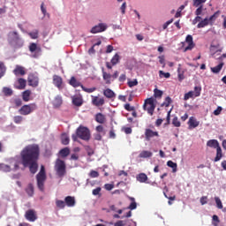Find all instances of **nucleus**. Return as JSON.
Instances as JSON below:
<instances>
[{
  "mask_svg": "<svg viewBox=\"0 0 226 226\" xmlns=\"http://www.w3.org/2000/svg\"><path fill=\"white\" fill-rule=\"evenodd\" d=\"M105 190H107L108 192H110V190H113L114 188V185L113 184H106L104 185Z\"/></svg>",
  "mask_w": 226,
  "mask_h": 226,
  "instance_id": "nucleus-62",
  "label": "nucleus"
},
{
  "mask_svg": "<svg viewBox=\"0 0 226 226\" xmlns=\"http://www.w3.org/2000/svg\"><path fill=\"white\" fill-rule=\"evenodd\" d=\"M76 133L81 140H85L87 142L91 140V131L84 125L79 126L76 130Z\"/></svg>",
  "mask_w": 226,
  "mask_h": 226,
  "instance_id": "nucleus-5",
  "label": "nucleus"
},
{
  "mask_svg": "<svg viewBox=\"0 0 226 226\" xmlns=\"http://www.w3.org/2000/svg\"><path fill=\"white\" fill-rule=\"evenodd\" d=\"M61 105H63V97L61 95H57L53 101V107L54 109H59Z\"/></svg>",
  "mask_w": 226,
  "mask_h": 226,
  "instance_id": "nucleus-17",
  "label": "nucleus"
},
{
  "mask_svg": "<svg viewBox=\"0 0 226 226\" xmlns=\"http://www.w3.org/2000/svg\"><path fill=\"white\" fill-rule=\"evenodd\" d=\"M4 73H6V66L4 65V63L0 61V79L4 77Z\"/></svg>",
  "mask_w": 226,
  "mask_h": 226,
  "instance_id": "nucleus-43",
  "label": "nucleus"
},
{
  "mask_svg": "<svg viewBox=\"0 0 226 226\" xmlns=\"http://www.w3.org/2000/svg\"><path fill=\"white\" fill-rule=\"evenodd\" d=\"M207 146L208 147H213L214 149H218V147H220V143H218L217 139H209L207 142Z\"/></svg>",
  "mask_w": 226,
  "mask_h": 226,
  "instance_id": "nucleus-20",
  "label": "nucleus"
},
{
  "mask_svg": "<svg viewBox=\"0 0 226 226\" xmlns=\"http://www.w3.org/2000/svg\"><path fill=\"white\" fill-rule=\"evenodd\" d=\"M154 98H162V96H163V92L162 90L155 88L154 90Z\"/></svg>",
  "mask_w": 226,
  "mask_h": 226,
  "instance_id": "nucleus-48",
  "label": "nucleus"
},
{
  "mask_svg": "<svg viewBox=\"0 0 226 226\" xmlns=\"http://www.w3.org/2000/svg\"><path fill=\"white\" fill-rule=\"evenodd\" d=\"M56 206L58 207V209H64V207H66V203L61 200H56Z\"/></svg>",
  "mask_w": 226,
  "mask_h": 226,
  "instance_id": "nucleus-41",
  "label": "nucleus"
},
{
  "mask_svg": "<svg viewBox=\"0 0 226 226\" xmlns=\"http://www.w3.org/2000/svg\"><path fill=\"white\" fill-rule=\"evenodd\" d=\"M14 103H15L16 107H21L22 100L21 99H15Z\"/></svg>",
  "mask_w": 226,
  "mask_h": 226,
  "instance_id": "nucleus-63",
  "label": "nucleus"
},
{
  "mask_svg": "<svg viewBox=\"0 0 226 226\" xmlns=\"http://www.w3.org/2000/svg\"><path fill=\"white\" fill-rule=\"evenodd\" d=\"M212 220L214 222L213 225L218 226V224L220 223V218L218 217V215H213Z\"/></svg>",
  "mask_w": 226,
  "mask_h": 226,
  "instance_id": "nucleus-53",
  "label": "nucleus"
},
{
  "mask_svg": "<svg viewBox=\"0 0 226 226\" xmlns=\"http://www.w3.org/2000/svg\"><path fill=\"white\" fill-rule=\"evenodd\" d=\"M18 84H19V86L16 87L17 89H25L26 88V79L20 78L18 80Z\"/></svg>",
  "mask_w": 226,
  "mask_h": 226,
  "instance_id": "nucleus-42",
  "label": "nucleus"
},
{
  "mask_svg": "<svg viewBox=\"0 0 226 226\" xmlns=\"http://www.w3.org/2000/svg\"><path fill=\"white\" fill-rule=\"evenodd\" d=\"M220 11H215L212 16L201 19V21L197 25L198 29H202L207 26H213L216 19L220 17Z\"/></svg>",
  "mask_w": 226,
  "mask_h": 226,
  "instance_id": "nucleus-4",
  "label": "nucleus"
},
{
  "mask_svg": "<svg viewBox=\"0 0 226 226\" xmlns=\"http://www.w3.org/2000/svg\"><path fill=\"white\" fill-rule=\"evenodd\" d=\"M187 124H189V130H192V128H197L200 124V122L197 121V118L191 117Z\"/></svg>",
  "mask_w": 226,
  "mask_h": 226,
  "instance_id": "nucleus-15",
  "label": "nucleus"
},
{
  "mask_svg": "<svg viewBox=\"0 0 226 226\" xmlns=\"http://www.w3.org/2000/svg\"><path fill=\"white\" fill-rule=\"evenodd\" d=\"M69 84L72 86V87H80L82 86L80 82L77 81L75 77L71 78Z\"/></svg>",
  "mask_w": 226,
  "mask_h": 226,
  "instance_id": "nucleus-33",
  "label": "nucleus"
},
{
  "mask_svg": "<svg viewBox=\"0 0 226 226\" xmlns=\"http://www.w3.org/2000/svg\"><path fill=\"white\" fill-rule=\"evenodd\" d=\"M119 61H121V56H119V54L116 53L114 56L111 58L110 63L112 66H116V64H117Z\"/></svg>",
  "mask_w": 226,
  "mask_h": 226,
  "instance_id": "nucleus-32",
  "label": "nucleus"
},
{
  "mask_svg": "<svg viewBox=\"0 0 226 226\" xmlns=\"http://www.w3.org/2000/svg\"><path fill=\"white\" fill-rule=\"evenodd\" d=\"M26 192L29 197H33L34 195V187L33 186V184H29L28 186L26 189Z\"/></svg>",
  "mask_w": 226,
  "mask_h": 226,
  "instance_id": "nucleus-37",
  "label": "nucleus"
},
{
  "mask_svg": "<svg viewBox=\"0 0 226 226\" xmlns=\"http://www.w3.org/2000/svg\"><path fill=\"white\" fill-rule=\"evenodd\" d=\"M222 158H223V154L222 152V147H218V148H216V155L214 159V162H220V160H222Z\"/></svg>",
  "mask_w": 226,
  "mask_h": 226,
  "instance_id": "nucleus-26",
  "label": "nucleus"
},
{
  "mask_svg": "<svg viewBox=\"0 0 226 226\" xmlns=\"http://www.w3.org/2000/svg\"><path fill=\"white\" fill-rule=\"evenodd\" d=\"M129 200L132 202L129 205L128 209H131V211H133V209H137V202L135 201V198L129 197Z\"/></svg>",
  "mask_w": 226,
  "mask_h": 226,
  "instance_id": "nucleus-34",
  "label": "nucleus"
},
{
  "mask_svg": "<svg viewBox=\"0 0 226 226\" xmlns=\"http://www.w3.org/2000/svg\"><path fill=\"white\" fill-rule=\"evenodd\" d=\"M29 50L30 52H32V57H34V59H37V57H40V56H41V48H38V45L34 42L30 43Z\"/></svg>",
  "mask_w": 226,
  "mask_h": 226,
  "instance_id": "nucleus-9",
  "label": "nucleus"
},
{
  "mask_svg": "<svg viewBox=\"0 0 226 226\" xmlns=\"http://www.w3.org/2000/svg\"><path fill=\"white\" fill-rule=\"evenodd\" d=\"M7 40L13 49H22L24 47V39L19 35L17 31L9 32Z\"/></svg>",
  "mask_w": 226,
  "mask_h": 226,
  "instance_id": "nucleus-2",
  "label": "nucleus"
},
{
  "mask_svg": "<svg viewBox=\"0 0 226 226\" xmlns=\"http://www.w3.org/2000/svg\"><path fill=\"white\" fill-rule=\"evenodd\" d=\"M197 17L192 20L193 26L197 24V22H200L202 20V17L200 15H196Z\"/></svg>",
  "mask_w": 226,
  "mask_h": 226,
  "instance_id": "nucleus-61",
  "label": "nucleus"
},
{
  "mask_svg": "<svg viewBox=\"0 0 226 226\" xmlns=\"http://www.w3.org/2000/svg\"><path fill=\"white\" fill-rule=\"evenodd\" d=\"M28 84L29 86H32V87H38V78L31 75L28 77Z\"/></svg>",
  "mask_w": 226,
  "mask_h": 226,
  "instance_id": "nucleus-18",
  "label": "nucleus"
},
{
  "mask_svg": "<svg viewBox=\"0 0 226 226\" xmlns=\"http://www.w3.org/2000/svg\"><path fill=\"white\" fill-rule=\"evenodd\" d=\"M114 226H126V223H124V221H118L114 223Z\"/></svg>",
  "mask_w": 226,
  "mask_h": 226,
  "instance_id": "nucleus-64",
  "label": "nucleus"
},
{
  "mask_svg": "<svg viewBox=\"0 0 226 226\" xmlns=\"http://www.w3.org/2000/svg\"><path fill=\"white\" fill-rule=\"evenodd\" d=\"M151 157H153V152L148 150H143L139 154V158H151Z\"/></svg>",
  "mask_w": 226,
  "mask_h": 226,
  "instance_id": "nucleus-24",
  "label": "nucleus"
},
{
  "mask_svg": "<svg viewBox=\"0 0 226 226\" xmlns=\"http://www.w3.org/2000/svg\"><path fill=\"white\" fill-rule=\"evenodd\" d=\"M167 165L168 167H170V169H172V172L176 173L177 172V163L172 162V161H168L167 162Z\"/></svg>",
  "mask_w": 226,
  "mask_h": 226,
  "instance_id": "nucleus-35",
  "label": "nucleus"
},
{
  "mask_svg": "<svg viewBox=\"0 0 226 226\" xmlns=\"http://www.w3.org/2000/svg\"><path fill=\"white\" fill-rule=\"evenodd\" d=\"M34 110H38V105H36V103H30V104L23 105L19 109V113L21 116H29V114H33Z\"/></svg>",
  "mask_w": 226,
  "mask_h": 226,
  "instance_id": "nucleus-7",
  "label": "nucleus"
},
{
  "mask_svg": "<svg viewBox=\"0 0 226 226\" xmlns=\"http://www.w3.org/2000/svg\"><path fill=\"white\" fill-rule=\"evenodd\" d=\"M139 84V81L137 79L128 81L129 87H134V86H137Z\"/></svg>",
  "mask_w": 226,
  "mask_h": 226,
  "instance_id": "nucleus-58",
  "label": "nucleus"
},
{
  "mask_svg": "<svg viewBox=\"0 0 226 226\" xmlns=\"http://www.w3.org/2000/svg\"><path fill=\"white\" fill-rule=\"evenodd\" d=\"M125 226H137V222L132 221V220H127L124 222Z\"/></svg>",
  "mask_w": 226,
  "mask_h": 226,
  "instance_id": "nucleus-60",
  "label": "nucleus"
},
{
  "mask_svg": "<svg viewBox=\"0 0 226 226\" xmlns=\"http://www.w3.org/2000/svg\"><path fill=\"white\" fill-rule=\"evenodd\" d=\"M136 179L139 183H146V181H147V175L145 173H139L137 175Z\"/></svg>",
  "mask_w": 226,
  "mask_h": 226,
  "instance_id": "nucleus-28",
  "label": "nucleus"
},
{
  "mask_svg": "<svg viewBox=\"0 0 226 226\" xmlns=\"http://www.w3.org/2000/svg\"><path fill=\"white\" fill-rule=\"evenodd\" d=\"M72 103L76 107H82V104L84 103V102L82 101V97L73 96L72 97Z\"/></svg>",
  "mask_w": 226,
  "mask_h": 226,
  "instance_id": "nucleus-23",
  "label": "nucleus"
},
{
  "mask_svg": "<svg viewBox=\"0 0 226 226\" xmlns=\"http://www.w3.org/2000/svg\"><path fill=\"white\" fill-rule=\"evenodd\" d=\"M159 77H164L165 79H170V72H164L163 71H159Z\"/></svg>",
  "mask_w": 226,
  "mask_h": 226,
  "instance_id": "nucleus-54",
  "label": "nucleus"
},
{
  "mask_svg": "<svg viewBox=\"0 0 226 226\" xmlns=\"http://www.w3.org/2000/svg\"><path fill=\"white\" fill-rule=\"evenodd\" d=\"M200 202L201 206H205V204H207V196H202L200 200Z\"/></svg>",
  "mask_w": 226,
  "mask_h": 226,
  "instance_id": "nucleus-55",
  "label": "nucleus"
},
{
  "mask_svg": "<svg viewBox=\"0 0 226 226\" xmlns=\"http://www.w3.org/2000/svg\"><path fill=\"white\" fill-rule=\"evenodd\" d=\"M90 177H98L100 176V173L96 170H91L89 173Z\"/></svg>",
  "mask_w": 226,
  "mask_h": 226,
  "instance_id": "nucleus-57",
  "label": "nucleus"
},
{
  "mask_svg": "<svg viewBox=\"0 0 226 226\" xmlns=\"http://www.w3.org/2000/svg\"><path fill=\"white\" fill-rule=\"evenodd\" d=\"M124 109H125V110H128L129 112L135 110V107L131 106L130 103L125 104Z\"/></svg>",
  "mask_w": 226,
  "mask_h": 226,
  "instance_id": "nucleus-59",
  "label": "nucleus"
},
{
  "mask_svg": "<svg viewBox=\"0 0 226 226\" xmlns=\"http://www.w3.org/2000/svg\"><path fill=\"white\" fill-rule=\"evenodd\" d=\"M215 200L217 209H223V204L222 203V200H220V197H215Z\"/></svg>",
  "mask_w": 226,
  "mask_h": 226,
  "instance_id": "nucleus-46",
  "label": "nucleus"
},
{
  "mask_svg": "<svg viewBox=\"0 0 226 226\" xmlns=\"http://www.w3.org/2000/svg\"><path fill=\"white\" fill-rule=\"evenodd\" d=\"M186 43L188 46L185 48L184 52H187V50H192L195 47V43H193V37L191 34H188L185 38Z\"/></svg>",
  "mask_w": 226,
  "mask_h": 226,
  "instance_id": "nucleus-13",
  "label": "nucleus"
},
{
  "mask_svg": "<svg viewBox=\"0 0 226 226\" xmlns=\"http://www.w3.org/2000/svg\"><path fill=\"white\" fill-rule=\"evenodd\" d=\"M0 170H2V172H11V168L8 164L0 163Z\"/></svg>",
  "mask_w": 226,
  "mask_h": 226,
  "instance_id": "nucleus-40",
  "label": "nucleus"
},
{
  "mask_svg": "<svg viewBox=\"0 0 226 226\" xmlns=\"http://www.w3.org/2000/svg\"><path fill=\"white\" fill-rule=\"evenodd\" d=\"M194 91H195V96H200V91H202V87H194Z\"/></svg>",
  "mask_w": 226,
  "mask_h": 226,
  "instance_id": "nucleus-56",
  "label": "nucleus"
},
{
  "mask_svg": "<svg viewBox=\"0 0 226 226\" xmlns=\"http://www.w3.org/2000/svg\"><path fill=\"white\" fill-rule=\"evenodd\" d=\"M25 218L27 222H36L38 220V216L36 215V211L34 209H29L25 214Z\"/></svg>",
  "mask_w": 226,
  "mask_h": 226,
  "instance_id": "nucleus-11",
  "label": "nucleus"
},
{
  "mask_svg": "<svg viewBox=\"0 0 226 226\" xmlns=\"http://www.w3.org/2000/svg\"><path fill=\"white\" fill-rule=\"evenodd\" d=\"M53 84L56 87H61L63 86V78L57 75L53 76Z\"/></svg>",
  "mask_w": 226,
  "mask_h": 226,
  "instance_id": "nucleus-19",
  "label": "nucleus"
},
{
  "mask_svg": "<svg viewBox=\"0 0 226 226\" xmlns=\"http://www.w3.org/2000/svg\"><path fill=\"white\" fill-rule=\"evenodd\" d=\"M13 121L16 124H20L24 121V117L22 116H15Z\"/></svg>",
  "mask_w": 226,
  "mask_h": 226,
  "instance_id": "nucleus-49",
  "label": "nucleus"
},
{
  "mask_svg": "<svg viewBox=\"0 0 226 226\" xmlns=\"http://www.w3.org/2000/svg\"><path fill=\"white\" fill-rule=\"evenodd\" d=\"M55 171L58 177H64L66 176V163L61 159H56L55 163Z\"/></svg>",
  "mask_w": 226,
  "mask_h": 226,
  "instance_id": "nucleus-6",
  "label": "nucleus"
},
{
  "mask_svg": "<svg viewBox=\"0 0 226 226\" xmlns=\"http://www.w3.org/2000/svg\"><path fill=\"white\" fill-rule=\"evenodd\" d=\"M95 121L100 123V124H103L105 123V116L102 113H97L95 115Z\"/></svg>",
  "mask_w": 226,
  "mask_h": 226,
  "instance_id": "nucleus-30",
  "label": "nucleus"
},
{
  "mask_svg": "<svg viewBox=\"0 0 226 226\" xmlns=\"http://www.w3.org/2000/svg\"><path fill=\"white\" fill-rule=\"evenodd\" d=\"M92 103L95 107H102L105 105V99H103V97L99 98L98 96H92Z\"/></svg>",
  "mask_w": 226,
  "mask_h": 226,
  "instance_id": "nucleus-14",
  "label": "nucleus"
},
{
  "mask_svg": "<svg viewBox=\"0 0 226 226\" xmlns=\"http://www.w3.org/2000/svg\"><path fill=\"white\" fill-rule=\"evenodd\" d=\"M170 103H172V99L170 96H167L162 104V107H170Z\"/></svg>",
  "mask_w": 226,
  "mask_h": 226,
  "instance_id": "nucleus-47",
  "label": "nucleus"
},
{
  "mask_svg": "<svg viewBox=\"0 0 226 226\" xmlns=\"http://www.w3.org/2000/svg\"><path fill=\"white\" fill-rule=\"evenodd\" d=\"M2 93L4 94V96H11V94H13V90L8 87H4Z\"/></svg>",
  "mask_w": 226,
  "mask_h": 226,
  "instance_id": "nucleus-36",
  "label": "nucleus"
},
{
  "mask_svg": "<svg viewBox=\"0 0 226 226\" xmlns=\"http://www.w3.org/2000/svg\"><path fill=\"white\" fill-rule=\"evenodd\" d=\"M61 142L64 146H68V144H70V136L66 133H63L61 136Z\"/></svg>",
  "mask_w": 226,
  "mask_h": 226,
  "instance_id": "nucleus-29",
  "label": "nucleus"
},
{
  "mask_svg": "<svg viewBox=\"0 0 226 226\" xmlns=\"http://www.w3.org/2000/svg\"><path fill=\"white\" fill-rule=\"evenodd\" d=\"M38 30H34L33 32H30L28 35L30 38H32V40H36L38 38Z\"/></svg>",
  "mask_w": 226,
  "mask_h": 226,
  "instance_id": "nucleus-51",
  "label": "nucleus"
},
{
  "mask_svg": "<svg viewBox=\"0 0 226 226\" xmlns=\"http://www.w3.org/2000/svg\"><path fill=\"white\" fill-rule=\"evenodd\" d=\"M154 109H156V106L147 105L145 110H147V114L153 116V114H154Z\"/></svg>",
  "mask_w": 226,
  "mask_h": 226,
  "instance_id": "nucleus-45",
  "label": "nucleus"
},
{
  "mask_svg": "<svg viewBox=\"0 0 226 226\" xmlns=\"http://www.w3.org/2000/svg\"><path fill=\"white\" fill-rule=\"evenodd\" d=\"M102 79L105 80L106 84H112V75L102 71Z\"/></svg>",
  "mask_w": 226,
  "mask_h": 226,
  "instance_id": "nucleus-25",
  "label": "nucleus"
},
{
  "mask_svg": "<svg viewBox=\"0 0 226 226\" xmlns=\"http://www.w3.org/2000/svg\"><path fill=\"white\" fill-rule=\"evenodd\" d=\"M14 75H26V71H24V67L20 65H17L13 71Z\"/></svg>",
  "mask_w": 226,
  "mask_h": 226,
  "instance_id": "nucleus-27",
  "label": "nucleus"
},
{
  "mask_svg": "<svg viewBox=\"0 0 226 226\" xmlns=\"http://www.w3.org/2000/svg\"><path fill=\"white\" fill-rule=\"evenodd\" d=\"M190 98H193V91H190L184 95V100L186 102L187 100H190Z\"/></svg>",
  "mask_w": 226,
  "mask_h": 226,
  "instance_id": "nucleus-52",
  "label": "nucleus"
},
{
  "mask_svg": "<svg viewBox=\"0 0 226 226\" xmlns=\"http://www.w3.org/2000/svg\"><path fill=\"white\" fill-rule=\"evenodd\" d=\"M29 96H31V91L26 90L22 94V98L24 102H29Z\"/></svg>",
  "mask_w": 226,
  "mask_h": 226,
  "instance_id": "nucleus-44",
  "label": "nucleus"
},
{
  "mask_svg": "<svg viewBox=\"0 0 226 226\" xmlns=\"http://www.w3.org/2000/svg\"><path fill=\"white\" fill-rule=\"evenodd\" d=\"M108 28L109 26H107L106 23H99L91 28L90 33L92 34H98V33H104Z\"/></svg>",
  "mask_w": 226,
  "mask_h": 226,
  "instance_id": "nucleus-8",
  "label": "nucleus"
},
{
  "mask_svg": "<svg viewBox=\"0 0 226 226\" xmlns=\"http://www.w3.org/2000/svg\"><path fill=\"white\" fill-rule=\"evenodd\" d=\"M59 154L62 156V158H66L70 154V148L64 147L59 151Z\"/></svg>",
  "mask_w": 226,
  "mask_h": 226,
  "instance_id": "nucleus-39",
  "label": "nucleus"
},
{
  "mask_svg": "<svg viewBox=\"0 0 226 226\" xmlns=\"http://www.w3.org/2000/svg\"><path fill=\"white\" fill-rule=\"evenodd\" d=\"M37 188L40 192H45V182L47 181V173L45 166L41 165L39 173L36 175Z\"/></svg>",
  "mask_w": 226,
  "mask_h": 226,
  "instance_id": "nucleus-3",
  "label": "nucleus"
},
{
  "mask_svg": "<svg viewBox=\"0 0 226 226\" xmlns=\"http://www.w3.org/2000/svg\"><path fill=\"white\" fill-rule=\"evenodd\" d=\"M222 68H223V63L219 64L218 65L211 68L212 73H218L219 72H222Z\"/></svg>",
  "mask_w": 226,
  "mask_h": 226,
  "instance_id": "nucleus-38",
  "label": "nucleus"
},
{
  "mask_svg": "<svg viewBox=\"0 0 226 226\" xmlns=\"http://www.w3.org/2000/svg\"><path fill=\"white\" fill-rule=\"evenodd\" d=\"M64 202H65V205L67 206V207H75V204H76L75 197L67 196L64 199Z\"/></svg>",
  "mask_w": 226,
  "mask_h": 226,
  "instance_id": "nucleus-16",
  "label": "nucleus"
},
{
  "mask_svg": "<svg viewBox=\"0 0 226 226\" xmlns=\"http://www.w3.org/2000/svg\"><path fill=\"white\" fill-rule=\"evenodd\" d=\"M103 94L109 99L116 98V93H114V91H112L110 88L103 90Z\"/></svg>",
  "mask_w": 226,
  "mask_h": 226,
  "instance_id": "nucleus-21",
  "label": "nucleus"
},
{
  "mask_svg": "<svg viewBox=\"0 0 226 226\" xmlns=\"http://www.w3.org/2000/svg\"><path fill=\"white\" fill-rule=\"evenodd\" d=\"M147 105L149 106H155L154 105V98H153V97H150V98H148V99H147L146 101H145V103H144V105H143V109H144V110H146V109L147 108Z\"/></svg>",
  "mask_w": 226,
  "mask_h": 226,
  "instance_id": "nucleus-31",
  "label": "nucleus"
},
{
  "mask_svg": "<svg viewBox=\"0 0 226 226\" xmlns=\"http://www.w3.org/2000/svg\"><path fill=\"white\" fill-rule=\"evenodd\" d=\"M21 163L29 169L31 174L38 172V158H40V147L37 144L26 146L20 153Z\"/></svg>",
  "mask_w": 226,
  "mask_h": 226,
  "instance_id": "nucleus-1",
  "label": "nucleus"
},
{
  "mask_svg": "<svg viewBox=\"0 0 226 226\" xmlns=\"http://www.w3.org/2000/svg\"><path fill=\"white\" fill-rule=\"evenodd\" d=\"M177 77H178L179 82H183V80H185V70L181 68V64H178Z\"/></svg>",
  "mask_w": 226,
  "mask_h": 226,
  "instance_id": "nucleus-22",
  "label": "nucleus"
},
{
  "mask_svg": "<svg viewBox=\"0 0 226 226\" xmlns=\"http://www.w3.org/2000/svg\"><path fill=\"white\" fill-rule=\"evenodd\" d=\"M154 137H160V134L158 133V132H154L151 129H146L145 131V139L149 142V140H151V139H153Z\"/></svg>",
  "mask_w": 226,
  "mask_h": 226,
  "instance_id": "nucleus-12",
  "label": "nucleus"
},
{
  "mask_svg": "<svg viewBox=\"0 0 226 226\" xmlns=\"http://www.w3.org/2000/svg\"><path fill=\"white\" fill-rule=\"evenodd\" d=\"M207 0H192V6L194 8H197L195 11V15H202V11L204 10V3H206Z\"/></svg>",
  "mask_w": 226,
  "mask_h": 226,
  "instance_id": "nucleus-10",
  "label": "nucleus"
},
{
  "mask_svg": "<svg viewBox=\"0 0 226 226\" xmlns=\"http://www.w3.org/2000/svg\"><path fill=\"white\" fill-rule=\"evenodd\" d=\"M172 124L176 126V128H179V126H181V122L179 121V118H177V117H174V118L172 119Z\"/></svg>",
  "mask_w": 226,
  "mask_h": 226,
  "instance_id": "nucleus-50",
  "label": "nucleus"
}]
</instances>
